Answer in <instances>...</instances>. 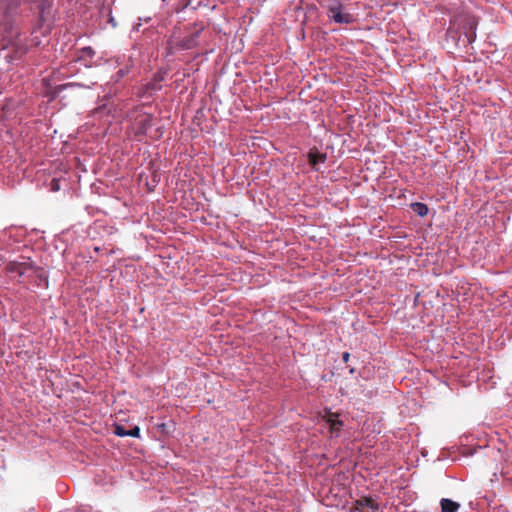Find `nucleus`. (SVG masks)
Returning <instances> with one entry per match:
<instances>
[{"instance_id":"39448f33","label":"nucleus","mask_w":512,"mask_h":512,"mask_svg":"<svg viewBox=\"0 0 512 512\" xmlns=\"http://www.w3.org/2000/svg\"><path fill=\"white\" fill-rule=\"evenodd\" d=\"M442 512H456L460 508V504L447 498L440 501Z\"/></svg>"},{"instance_id":"f257e3e1","label":"nucleus","mask_w":512,"mask_h":512,"mask_svg":"<svg viewBox=\"0 0 512 512\" xmlns=\"http://www.w3.org/2000/svg\"><path fill=\"white\" fill-rule=\"evenodd\" d=\"M21 0H0L3 25L6 31H12L14 19L18 15Z\"/></svg>"},{"instance_id":"0eeeda50","label":"nucleus","mask_w":512,"mask_h":512,"mask_svg":"<svg viewBox=\"0 0 512 512\" xmlns=\"http://www.w3.org/2000/svg\"><path fill=\"white\" fill-rule=\"evenodd\" d=\"M412 210L420 217H424L428 214V206L421 202H414L411 204Z\"/></svg>"},{"instance_id":"9b49d317","label":"nucleus","mask_w":512,"mask_h":512,"mask_svg":"<svg viewBox=\"0 0 512 512\" xmlns=\"http://www.w3.org/2000/svg\"><path fill=\"white\" fill-rule=\"evenodd\" d=\"M95 55V51L92 47L90 46H87V47H83L81 49V55H80V58L83 59V60H86V58H90L92 59Z\"/></svg>"},{"instance_id":"a211bd4d","label":"nucleus","mask_w":512,"mask_h":512,"mask_svg":"<svg viewBox=\"0 0 512 512\" xmlns=\"http://www.w3.org/2000/svg\"><path fill=\"white\" fill-rule=\"evenodd\" d=\"M108 22L111 24L113 28L117 26V22L115 21L114 17L110 14Z\"/></svg>"},{"instance_id":"9d476101","label":"nucleus","mask_w":512,"mask_h":512,"mask_svg":"<svg viewBox=\"0 0 512 512\" xmlns=\"http://www.w3.org/2000/svg\"><path fill=\"white\" fill-rule=\"evenodd\" d=\"M139 124H140V127H139V132L144 134L146 133L147 129L149 127H151V119L149 116H143L140 120H139Z\"/></svg>"},{"instance_id":"aec40b11","label":"nucleus","mask_w":512,"mask_h":512,"mask_svg":"<svg viewBox=\"0 0 512 512\" xmlns=\"http://www.w3.org/2000/svg\"><path fill=\"white\" fill-rule=\"evenodd\" d=\"M140 26H141V24H140V23H138L137 25H135L134 29L139 30V27H140Z\"/></svg>"},{"instance_id":"20e7f679","label":"nucleus","mask_w":512,"mask_h":512,"mask_svg":"<svg viewBox=\"0 0 512 512\" xmlns=\"http://www.w3.org/2000/svg\"><path fill=\"white\" fill-rule=\"evenodd\" d=\"M357 503H358L357 509L360 512H377L378 511V505L372 499L364 498L362 500H359Z\"/></svg>"},{"instance_id":"f8f14e48","label":"nucleus","mask_w":512,"mask_h":512,"mask_svg":"<svg viewBox=\"0 0 512 512\" xmlns=\"http://www.w3.org/2000/svg\"><path fill=\"white\" fill-rule=\"evenodd\" d=\"M27 268H28L27 264L21 263V264H13L11 270L13 272H17L21 276L26 273Z\"/></svg>"},{"instance_id":"1a4fd4ad","label":"nucleus","mask_w":512,"mask_h":512,"mask_svg":"<svg viewBox=\"0 0 512 512\" xmlns=\"http://www.w3.org/2000/svg\"><path fill=\"white\" fill-rule=\"evenodd\" d=\"M29 2L38 3L40 14L43 15L45 11L51 6L52 0H28Z\"/></svg>"},{"instance_id":"7ed1b4c3","label":"nucleus","mask_w":512,"mask_h":512,"mask_svg":"<svg viewBox=\"0 0 512 512\" xmlns=\"http://www.w3.org/2000/svg\"><path fill=\"white\" fill-rule=\"evenodd\" d=\"M324 418L330 426V432L332 436L338 437L343 426V422L338 418V415L332 412H328Z\"/></svg>"},{"instance_id":"6e6552de","label":"nucleus","mask_w":512,"mask_h":512,"mask_svg":"<svg viewBox=\"0 0 512 512\" xmlns=\"http://www.w3.org/2000/svg\"><path fill=\"white\" fill-rule=\"evenodd\" d=\"M468 31L465 32V37L467 38L468 43H472L476 39V23L474 21H469L467 23Z\"/></svg>"},{"instance_id":"f3484780","label":"nucleus","mask_w":512,"mask_h":512,"mask_svg":"<svg viewBox=\"0 0 512 512\" xmlns=\"http://www.w3.org/2000/svg\"><path fill=\"white\" fill-rule=\"evenodd\" d=\"M73 86H80V84H78V83H68V84L58 85L55 88V92L59 93V92L63 91L64 89H66L67 87H73Z\"/></svg>"},{"instance_id":"f03ea898","label":"nucleus","mask_w":512,"mask_h":512,"mask_svg":"<svg viewBox=\"0 0 512 512\" xmlns=\"http://www.w3.org/2000/svg\"><path fill=\"white\" fill-rule=\"evenodd\" d=\"M327 14L328 17L338 24H350L354 21L353 15L345 12L342 3L339 1L328 5Z\"/></svg>"},{"instance_id":"4468645a","label":"nucleus","mask_w":512,"mask_h":512,"mask_svg":"<svg viewBox=\"0 0 512 512\" xmlns=\"http://www.w3.org/2000/svg\"><path fill=\"white\" fill-rule=\"evenodd\" d=\"M127 432H128V430H126L122 425L115 426V430H114L115 435H117L119 437H124V436H127Z\"/></svg>"},{"instance_id":"ddd939ff","label":"nucleus","mask_w":512,"mask_h":512,"mask_svg":"<svg viewBox=\"0 0 512 512\" xmlns=\"http://www.w3.org/2000/svg\"><path fill=\"white\" fill-rule=\"evenodd\" d=\"M162 77L156 76L154 81L147 84V89L149 90H159L161 88L159 82L162 81Z\"/></svg>"},{"instance_id":"423d86ee","label":"nucleus","mask_w":512,"mask_h":512,"mask_svg":"<svg viewBox=\"0 0 512 512\" xmlns=\"http://www.w3.org/2000/svg\"><path fill=\"white\" fill-rule=\"evenodd\" d=\"M309 163L312 165V167L315 170H318L317 165L319 163H324L326 160V155L319 153V152H313L311 151L308 155Z\"/></svg>"},{"instance_id":"2eb2a0df","label":"nucleus","mask_w":512,"mask_h":512,"mask_svg":"<svg viewBox=\"0 0 512 512\" xmlns=\"http://www.w3.org/2000/svg\"><path fill=\"white\" fill-rule=\"evenodd\" d=\"M128 73H129L128 67L119 69L118 72L116 73L115 81L116 82L119 81L121 78L125 77Z\"/></svg>"},{"instance_id":"dca6fc26","label":"nucleus","mask_w":512,"mask_h":512,"mask_svg":"<svg viewBox=\"0 0 512 512\" xmlns=\"http://www.w3.org/2000/svg\"><path fill=\"white\" fill-rule=\"evenodd\" d=\"M127 436L138 438L140 436V428L138 426H134L132 429L128 430Z\"/></svg>"},{"instance_id":"6ab92c4d","label":"nucleus","mask_w":512,"mask_h":512,"mask_svg":"<svg viewBox=\"0 0 512 512\" xmlns=\"http://www.w3.org/2000/svg\"><path fill=\"white\" fill-rule=\"evenodd\" d=\"M349 358H350V354H349L348 352H344V353L342 354V360H343L344 362H348V361H349Z\"/></svg>"}]
</instances>
